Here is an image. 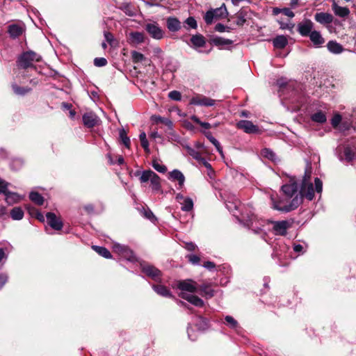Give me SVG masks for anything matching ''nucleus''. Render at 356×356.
Wrapping results in <instances>:
<instances>
[{
  "instance_id": "obj_1",
  "label": "nucleus",
  "mask_w": 356,
  "mask_h": 356,
  "mask_svg": "<svg viewBox=\"0 0 356 356\" xmlns=\"http://www.w3.org/2000/svg\"><path fill=\"white\" fill-rule=\"evenodd\" d=\"M312 168L308 167L306 168L305 175L302 181V185L300 191V195L302 199L305 197L309 200H313L314 197V191L318 193H321L323 190V183L318 177L315 178V189L314 188L313 184L311 181Z\"/></svg>"
},
{
  "instance_id": "obj_2",
  "label": "nucleus",
  "mask_w": 356,
  "mask_h": 356,
  "mask_svg": "<svg viewBox=\"0 0 356 356\" xmlns=\"http://www.w3.org/2000/svg\"><path fill=\"white\" fill-rule=\"evenodd\" d=\"M271 200L273 209L283 212H289L294 210L302 203V197L298 195L291 201L286 197L275 200L273 197H271Z\"/></svg>"
},
{
  "instance_id": "obj_3",
  "label": "nucleus",
  "mask_w": 356,
  "mask_h": 356,
  "mask_svg": "<svg viewBox=\"0 0 356 356\" xmlns=\"http://www.w3.org/2000/svg\"><path fill=\"white\" fill-rule=\"evenodd\" d=\"M42 60V56L37 52L32 50L24 49V78L25 77V73L29 70L37 72V67L35 65V63Z\"/></svg>"
},
{
  "instance_id": "obj_4",
  "label": "nucleus",
  "mask_w": 356,
  "mask_h": 356,
  "mask_svg": "<svg viewBox=\"0 0 356 356\" xmlns=\"http://www.w3.org/2000/svg\"><path fill=\"white\" fill-rule=\"evenodd\" d=\"M140 183L150 181L151 188L154 193H163L160 177L152 170H145L141 172L139 178Z\"/></svg>"
},
{
  "instance_id": "obj_5",
  "label": "nucleus",
  "mask_w": 356,
  "mask_h": 356,
  "mask_svg": "<svg viewBox=\"0 0 356 356\" xmlns=\"http://www.w3.org/2000/svg\"><path fill=\"white\" fill-rule=\"evenodd\" d=\"M273 230L275 235L285 236L288 229L291 227L293 222L289 220L271 221Z\"/></svg>"
},
{
  "instance_id": "obj_6",
  "label": "nucleus",
  "mask_w": 356,
  "mask_h": 356,
  "mask_svg": "<svg viewBox=\"0 0 356 356\" xmlns=\"http://www.w3.org/2000/svg\"><path fill=\"white\" fill-rule=\"evenodd\" d=\"M142 271L149 277L152 278L155 282L161 281L162 273L161 270L154 267V266L143 264L140 265Z\"/></svg>"
},
{
  "instance_id": "obj_7",
  "label": "nucleus",
  "mask_w": 356,
  "mask_h": 356,
  "mask_svg": "<svg viewBox=\"0 0 356 356\" xmlns=\"http://www.w3.org/2000/svg\"><path fill=\"white\" fill-rule=\"evenodd\" d=\"M145 29L154 39L161 40L164 36V31L156 22L146 24L145 25Z\"/></svg>"
},
{
  "instance_id": "obj_8",
  "label": "nucleus",
  "mask_w": 356,
  "mask_h": 356,
  "mask_svg": "<svg viewBox=\"0 0 356 356\" xmlns=\"http://www.w3.org/2000/svg\"><path fill=\"white\" fill-rule=\"evenodd\" d=\"M177 288L181 292L195 293L198 289V284L192 280H186L179 282Z\"/></svg>"
},
{
  "instance_id": "obj_9",
  "label": "nucleus",
  "mask_w": 356,
  "mask_h": 356,
  "mask_svg": "<svg viewBox=\"0 0 356 356\" xmlns=\"http://www.w3.org/2000/svg\"><path fill=\"white\" fill-rule=\"evenodd\" d=\"M236 127L243 130L247 134H256L259 132L258 127L253 124V123L249 120H240L237 122Z\"/></svg>"
},
{
  "instance_id": "obj_10",
  "label": "nucleus",
  "mask_w": 356,
  "mask_h": 356,
  "mask_svg": "<svg viewBox=\"0 0 356 356\" xmlns=\"http://www.w3.org/2000/svg\"><path fill=\"white\" fill-rule=\"evenodd\" d=\"M282 190L286 199H293L296 195H300V193H298V186L296 183L293 182L284 185L282 187Z\"/></svg>"
},
{
  "instance_id": "obj_11",
  "label": "nucleus",
  "mask_w": 356,
  "mask_h": 356,
  "mask_svg": "<svg viewBox=\"0 0 356 356\" xmlns=\"http://www.w3.org/2000/svg\"><path fill=\"white\" fill-rule=\"evenodd\" d=\"M314 28V24L310 19H306L304 22L299 23L298 25V31L303 37L309 36Z\"/></svg>"
},
{
  "instance_id": "obj_12",
  "label": "nucleus",
  "mask_w": 356,
  "mask_h": 356,
  "mask_svg": "<svg viewBox=\"0 0 356 356\" xmlns=\"http://www.w3.org/2000/svg\"><path fill=\"white\" fill-rule=\"evenodd\" d=\"M190 104L198 106H211L214 105L215 100L202 95H196L191 99Z\"/></svg>"
},
{
  "instance_id": "obj_13",
  "label": "nucleus",
  "mask_w": 356,
  "mask_h": 356,
  "mask_svg": "<svg viewBox=\"0 0 356 356\" xmlns=\"http://www.w3.org/2000/svg\"><path fill=\"white\" fill-rule=\"evenodd\" d=\"M47 223L55 230H60L63 227V222L55 213L49 212L46 214Z\"/></svg>"
},
{
  "instance_id": "obj_14",
  "label": "nucleus",
  "mask_w": 356,
  "mask_h": 356,
  "mask_svg": "<svg viewBox=\"0 0 356 356\" xmlns=\"http://www.w3.org/2000/svg\"><path fill=\"white\" fill-rule=\"evenodd\" d=\"M179 297L181 298L187 300L192 305L196 306V307H203L204 306V301L200 298L198 296L191 294H188L184 292H180Z\"/></svg>"
},
{
  "instance_id": "obj_15",
  "label": "nucleus",
  "mask_w": 356,
  "mask_h": 356,
  "mask_svg": "<svg viewBox=\"0 0 356 356\" xmlns=\"http://www.w3.org/2000/svg\"><path fill=\"white\" fill-rule=\"evenodd\" d=\"M250 10L248 8L243 7L241 8L234 16L236 18V24L238 26H243L244 24L246 22L247 16Z\"/></svg>"
},
{
  "instance_id": "obj_16",
  "label": "nucleus",
  "mask_w": 356,
  "mask_h": 356,
  "mask_svg": "<svg viewBox=\"0 0 356 356\" xmlns=\"http://www.w3.org/2000/svg\"><path fill=\"white\" fill-rule=\"evenodd\" d=\"M209 42L211 44L218 47L220 49H223L224 46L232 45L233 44V41L232 40L225 39L218 36L211 38Z\"/></svg>"
},
{
  "instance_id": "obj_17",
  "label": "nucleus",
  "mask_w": 356,
  "mask_h": 356,
  "mask_svg": "<svg viewBox=\"0 0 356 356\" xmlns=\"http://www.w3.org/2000/svg\"><path fill=\"white\" fill-rule=\"evenodd\" d=\"M315 20L321 24H329L333 22L334 17L327 13H316L314 15Z\"/></svg>"
},
{
  "instance_id": "obj_18",
  "label": "nucleus",
  "mask_w": 356,
  "mask_h": 356,
  "mask_svg": "<svg viewBox=\"0 0 356 356\" xmlns=\"http://www.w3.org/2000/svg\"><path fill=\"white\" fill-rule=\"evenodd\" d=\"M166 26L168 30L172 32H177L181 29V22L175 17H168Z\"/></svg>"
},
{
  "instance_id": "obj_19",
  "label": "nucleus",
  "mask_w": 356,
  "mask_h": 356,
  "mask_svg": "<svg viewBox=\"0 0 356 356\" xmlns=\"http://www.w3.org/2000/svg\"><path fill=\"white\" fill-rule=\"evenodd\" d=\"M83 122L86 127L92 128L97 124V117L92 112L86 113L83 115Z\"/></svg>"
},
{
  "instance_id": "obj_20",
  "label": "nucleus",
  "mask_w": 356,
  "mask_h": 356,
  "mask_svg": "<svg viewBox=\"0 0 356 356\" xmlns=\"http://www.w3.org/2000/svg\"><path fill=\"white\" fill-rule=\"evenodd\" d=\"M190 41L194 48L203 47L207 43L206 38L200 33L192 35Z\"/></svg>"
},
{
  "instance_id": "obj_21",
  "label": "nucleus",
  "mask_w": 356,
  "mask_h": 356,
  "mask_svg": "<svg viewBox=\"0 0 356 356\" xmlns=\"http://www.w3.org/2000/svg\"><path fill=\"white\" fill-rule=\"evenodd\" d=\"M198 289L201 291V295L206 298H211L214 296V290L211 288V284L209 283H203L198 285Z\"/></svg>"
},
{
  "instance_id": "obj_22",
  "label": "nucleus",
  "mask_w": 356,
  "mask_h": 356,
  "mask_svg": "<svg viewBox=\"0 0 356 356\" xmlns=\"http://www.w3.org/2000/svg\"><path fill=\"white\" fill-rule=\"evenodd\" d=\"M144 41H145L144 33L138 32V31L131 32L129 33V42L130 44H137L143 43Z\"/></svg>"
},
{
  "instance_id": "obj_23",
  "label": "nucleus",
  "mask_w": 356,
  "mask_h": 356,
  "mask_svg": "<svg viewBox=\"0 0 356 356\" xmlns=\"http://www.w3.org/2000/svg\"><path fill=\"white\" fill-rule=\"evenodd\" d=\"M309 37L313 44L316 47H320L325 42V39L319 31H313Z\"/></svg>"
},
{
  "instance_id": "obj_24",
  "label": "nucleus",
  "mask_w": 356,
  "mask_h": 356,
  "mask_svg": "<svg viewBox=\"0 0 356 356\" xmlns=\"http://www.w3.org/2000/svg\"><path fill=\"white\" fill-rule=\"evenodd\" d=\"M332 10L336 15L341 17H346L350 14V10L347 7L339 6L336 3L332 4Z\"/></svg>"
},
{
  "instance_id": "obj_25",
  "label": "nucleus",
  "mask_w": 356,
  "mask_h": 356,
  "mask_svg": "<svg viewBox=\"0 0 356 356\" xmlns=\"http://www.w3.org/2000/svg\"><path fill=\"white\" fill-rule=\"evenodd\" d=\"M152 120L155 123H162L167 126L170 130H172L173 123L172 122L166 118H163L160 115H154L151 118Z\"/></svg>"
},
{
  "instance_id": "obj_26",
  "label": "nucleus",
  "mask_w": 356,
  "mask_h": 356,
  "mask_svg": "<svg viewBox=\"0 0 356 356\" xmlns=\"http://www.w3.org/2000/svg\"><path fill=\"white\" fill-rule=\"evenodd\" d=\"M273 46L277 49H284L288 44V40L284 35H278L273 40Z\"/></svg>"
},
{
  "instance_id": "obj_27",
  "label": "nucleus",
  "mask_w": 356,
  "mask_h": 356,
  "mask_svg": "<svg viewBox=\"0 0 356 356\" xmlns=\"http://www.w3.org/2000/svg\"><path fill=\"white\" fill-rule=\"evenodd\" d=\"M327 49L333 54H340L343 51V47L341 44L334 40H330L327 44Z\"/></svg>"
},
{
  "instance_id": "obj_28",
  "label": "nucleus",
  "mask_w": 356,
  "mask_h": 356,
  "mask_svg": "<svg viewBox=\"0 0 356 356\" xmlns=\"http://www.w3.org/2000/svg\"><path fill=\"white\" fill-rule=\"evenodd\" d=\"M170 179L177 180L180 187L184 186L185 177L181 172L178 170H174L170 173Z\"/></svg>"
},
{
  "instance_id": "obj_29",
  "label": "nucleus",
  "mask_w": 356,
  "mask_h": 356,
  "mask_svg": "<svg viewBox=\"0 0 356 356\" xmlns=\"http://www.w3.org/2000/svg\"><path fill=\"white\" fill-rule=\"evenodd\" d=\"M296 82L291 80H287V79L285 77H281L276 81V86H278L280 89L286 87L292 88L294 89L296 87Z\"/></svg>"
},
{
  "instance_id": "obj_30",
  "label": "nucleus",
  "mask_w": 356,
  "mask_h": 356,
  "mask_svg": "<svg viewBox=\"0 0 356 356\" xmlns=\"http://www.w3.org/2000/svg\"><path fill=\"white\" fill-rule=\"evenodd\" d=\"M204 136L209 139V140L216 147L217 151L221 154H223L222 148L220 146V143L212 136L210 131H202Z\"/></svg>"
},
{
  "instance_id": "obj_31",
  "label": "nucleus",
  "mask_w": 356,
  "mask_h": 356,
  "mask_svg": "<svg viewBox=\"0 0 356 356\" xmlns=\"http://www.w3.org/2000/svg\"><path fill=\"white\" fill-rule=\"evenodd\" d=\"M153 289L156 293L163 297H172V294L169 289L163 285H153Z\"/></svg>"
},
{
  "instance_id": "obj_32",
  "label": "nucleus",
  "mask_w": 356,
  "mask_h": 356,
  "mask_svg": "<svg viewBox=\"0 0 356 356\" xmlns=\"http://www.w3.org/2000/svg\"><path fill=\"white\" fill-rule=\"evenodd\" d=\"M241 216H242L243 220L246 221L248 226H249L256 233H257L258 231L254 229L255 227L254 226V222L256 220L257 217L253 213L245 214V213H242Z\"/></svg>"
},
{
  "instance_id": "obj_33",
  "label": "nucleus",
  "mask_w": 356,
  "mask_h": 356,
  "mask_svg": "<svg viewBox=\"0 0 356 356\" xmlns=\"http://www.w3.org/2000/svg\"><path fill=\"white\" fill-rule=\"evenodd\" d=\"M219 11H222V8H218L216 9H211L208 10L204 17V19L206 24H212L213 20L215 18V13H218Z\"/></svg>"
},
{
  "instance_id": "obj_34",
  "label": "nucleus",
  "mask_w": 356,
  "mask_h": 356,
  "mask_svg": "<svg viewBox=\"0 0 356 356\" xmlns=\"http://www.w3.org/2000/svg\"><path fill=\"white\" fill-rule=\"evenodd\" d=\"M311 119L312 121L323 124L326 122L327 118L324 112L322 111H319L311 115Z\"/></svg>"
},
{
  "instance_id": "obj_35",
  "label": "nucleus",
  "mask_w": 356,
  "mask_h": 356,
  "mask_svg": "<svg viewBox=\"0 0 356 356\" xmlns=\"http://www.w3.org/2000/svg\"><path fill=\"white\" fill-rule=\"evenodd\" d=\"M8 31L10 34V36L13 38H15L19 36L22 33L21 27L16 24L10 25L8 26Z\"/></svg>"
},
{
  "instance_id": "obj_36",
  "label": "nucleus",
  "mask_w": 356,
  "mask_h": 356,
  "mask_svg": "<svg viewBox=\"0 0 356 356\" xmlns=\"http://www.w3.org/2000/svg\"><path fill=\"white\" fill-rule=\"evenodd\" d=\"M92 249L104 258L110 259L112 257L111 252L104 247L93 245Z\"/></svg>"
},
{
  "instance_id": "obj_37",
  "label": "nucleus",
  "mask_w": 356,
  "mask_h": 356,
  "mask_svg": "<svg viewBox=\"0 0 356 356\" xmlns=\"http://www.w3.org/2000/svg\"><path fill=\"white\" fill-rule=\"evenodd\" d=\"M131 54V59L134 63H142L143 60L148 61V58L140 52H138L136 51H132Z\"/></svg>"
},
{
  "instance_id": "obj_38",
  "label": "nucleus",
  "mask_w": 356,
  "mask_h": 356,
  "mask_svg": "<svg viewBox=\"0 0 356 356\" xmlns=\"http://www.w3.org/2000/svg\"><path fill=\"white\" fill-rule=\"evenodd\" d=\"M180 204L181 205V209L184 211H191L193 208V202L190 197L184 199Z\"/></svg>"
},
{
  "instance_id": "obj_39",
  "label": "nucleus",
  "mask_w": 356,
  "mask_h": 356,
  "mask_svg": "<svg viewBox=\"0 0 356 356\" xmlns=\"http://www.w3.org/2000/svg\"><path fill=\"white\" fill-rule=\"evenodd\" d=\"M191 120L199 124L202 128V130H201L202 132V131H206V130L210 129L212 127L211 124L209 122H204L200 121L199 118H197L196 115H192L191 117Z\"/></svg>"
},
{
  "instance_id": "obj_40",
  "label": "nucleus",
  "mask_w": 356,
  "mask_h": 356,
  "mask_svg": "<svg viewBox=\"0 0 356 356\" xmlns=\"http://www.w3.org/2000/svg\"><path fill=\"white\" fill-rule=\"evenodd\" d=\"M30 200L34 203L42 205L44 202L43 197L38 192H31L29 195Z\"/></svg>"
},
{
  "instance_id": "obj_41",
  "label": "nucleus",
  "mask_w": 356,
  "mask_h": 356,
  "mask_svg": "<svg viewBox=\"0 0 356 356\" xmlns=\"http://www.w3.org/2000/svg\"><path fill=\"white\" fill-rule=\"evenodd\" d=\"M261 154L262 156L272 161H276L277 157L275 154L268 148H264L261 150Z\"/></svg>"
},
{
  "instance_id": "obj_42",
  "label": "nucleus",
  "mask_w": 356,
  "mask_h": 356,
  "mask_svg": "<svg viewBox=\"0 0 356 356\" xmlns=\"http://www.w3.org/2000/svg\"><path fill=\"white\" fill-rule=\"evenodd\" d=\"M6 201L9 204H12L19 200V195L14 193H9L8 191L5 193Z\"/></svg>"
},
{
  "instance_id": "obj_43",
  "label": "nucleus",
  "mask_w": 356,
  "mask_h": 356,
  "mask_svg": "<svg viewBox=\"0 0 356 356\" xmlns=\"http://www.w3.org/2000/svg\"><path fill=\"white\" fill-rule=\"evenodd\" d=\"M139 138L140 140L141 146L147 153H149L150 150L149 148V143L146 137V134L145 132L140 133Z\"/></svg>"
},
{
  "instance_id": "obj_44",
  "label": "nucleus",
  "mask_w": 356,
  "mask_h": 356,
  "mask_svg": "<svg viewBox=\"0 0 356 356\" xmlns=\"http://www.w3.org/2000/svg\"><path fill=\"white\" fill-rule=\"evenodd\" d=\"M121 257H124V259H126L127 260H128L129 261L134 262V261H136V257L134 255L133 251L131 249H129L128 247L124 251V252Z\"/></svg>"
},
{
  "instance_id": "obj_45",
  "label": "nucleus",
  "mask_w": 356,
  "mask_h": 356,
  "mask_svg": "<svg viewBox=\"0 0 356 356\" xmlns=\"http://www.w3.org/2000/svg\"><path fill=\"white\" fill-rule=\"evenodd\" d=\"M120 138L122 143L125 145L126 147L129 148L130 147V140L129 137L127 136V133L124 129L120 130Z\"/></svg>"
},
{
  "instance_id": "obj_46",
  "label": "nucleus",
  "mask_w": 356,
  "mask_h": 356,
  "mask_svg": "<svg viewBox=\"0 0 356 356\" xmlns=\"http://www.w3.org/2000/svg\"><path fill=\"white\" fill-rule=\"evenodd\" d=\"M10 216L14 220H21L22 218V211L20 207H15L10 211Z\"/></svg>"
},
{
  "instance_id": "obj_47",
  "label": "nucleus",
  "mask_w": 356,
  "mask_h": 356,
  "mask_svg": "<svg viewBox=\"0 0 356 356\" xmlns=\"http://www.w3.org/2000/svg\"><path fill=\"white\" fill-rule=\"evenodd\" d=\"M344 156L346 160L348 161H351L355 159V154L350 147H346L344 149Z\"/></svg>"
},
{
  "instance_id": "obj_48",
  "label": "nucleus",
  "mask_w": 356,
  "mask_h": 356,
  "mask_svg": "<svg viewBox=\"0 0 356 356\" xmlns=\"http://www.w3.org/2000/svg\"><path fill=\"white\" fill-rule=\"evenodd\" d=\"M153 168L158 172L164 173L167 171V168L154 160L152 163Z\"/></svg>"
},
{
  "instance_id": "obj_49",
  "label": "nucleus",
  "mask_w": 356,
  "mask_h": 356,
  "mask_svg": "<svg viewBox=\"0 0 356 356\" xmlns=\"http://www.w3.org/2000/svg\"><path fill=\"white\" fill-rule=\"evenodd\" d=\"M127 248V246L121 245L120 243H115L113 246V251L120 256H122Z\"/></svg>"
},
{
  "instance_id": "obj_50",
  "label": "nucleus",
  "mask_w": 356,
  "mask_h": 356,
  "mask_svg": "<svg viewBox=\"0 0 356 356\" xmlns=\"http://www.w3.org/2000/svg\"><path fill=\"white\" fill-rule=\"evenodd\" d=\"M226 323L231 328H236L238 327L237 321L231 316H227L225 318Z\"/></svg>"
},
{
  "instance_id": "obj_51",
  "label": "nucleus",
  "mask_w": 356,
  "mask_h": 356,
  "mask_svg": "<svg viewBox=\"0 0 356 356\" xmlns=\"http://www.w3.org/2000/svg\"><path fill=\"white\" fill-rule=\"evenodd\" d=\"M231 29H232L230 27L225 26L224 24H222L221 23H218L215 26V31H216L218 32H220V33H222V32H225V31L229 32Z\"/></svg>"
},
{
  "instance_id": "obj_52",
  "label": "nucleus",
  "mask_w": 356,
  "mask_h": 356,
  "mask_svg": "<svg viewBox=\"0 0 356 356\" xmlns=\"http://www.w3.org/2000/svg\"><path fill=\"white\" fill-rule=\"evenodd\" d=\"M185 23L188 25L191 29H196L197 24L193 17H189L185 20Z\"/></svg>"
},
{
  "instance_id": "obj_53",
  "label": "nucleus",
  "mask_w": 356,
  "mask_h": 356,
  "mask_svg": "<svg viewBox=\"0 0 356 356\" xmlns=\"http://www.w3.org/2000/svg\"><path fill=\"white\" fill-rule=\"evenodd\" d=\"M168 97L172 100L179 101L181 99V95L178 90H172L168 94Z\"/></svg>"
},
{
  "instance_id": "obj_54",
  "label": "nucleus",
  "mask_w": 356,
  "mask_h": 356,
  "mask_svg": "<svg viewBox=\"0 0 356 356\" xmlns=\"http://www.w3.org/2000/svg\"><path fill=\"white\" fill-rule=\"evenodd\" d=\"M341 121V116L339 114H335L331 120V124L334 128H337Z\"/></svg>"
},
{
  "instance_id": "obj_55",
  "label": "nucleus",
  "mask_w": 356,
  "mask_h": 356,
  "mask_svg": "<svg viewBox=\"0 0 356 356\" xmlns=\"http://www.w3.org/2000/svg\"><path fill=\"white\" fill-rule=\"evenodd\" d=\"M107 64V60L104 58H95L94 65L97 67H104Z\"/></svg>"
},
{
  "instance_id": "obj_56",
  "label": "nucleus",
  "mask_w": 356,
  "mask_h": 356,
  "mask_svg": "<svg viewBox=\"0 0 356 356\" xmlns=\"http://www.w3.org/2000/svg\"><path fill=\"white\" fill-rule=\"evenodd\" d=\"M222 11H219L218 13H215V18L216 19H220L222 18L225 15H228V12L227 10V8L225 6V3L222 4Z\"/></svg>"
},
{
  "instance_id": "obj_57",
  "label": "nucleus",
  "mask_w": 356,
  "mask_h": 356,
  "mask_svg": "<svg viewBox=\"0 0 356 356\" xmlns=\"http://www.w3.org/2000/svg\"><path fill=\"white\" fill-rule=\"evenodd\" d=\"M8 191V183L0 178V193L5 194Z\"/></svg>"
},
{
  "instance_id": "obj_58",
  "label": "nucleus",
  "mask_w": 356,
  "mask_h": 356,
  "mask_svg": "<svg viewBox=\"0 0 356 356\" xmlns=\"http://www.w3.org/2000/svg\"><path fill=\"white\" fill-rule=\"evenodd\" d=\"M189 154L191 156H193V158H194L195 159L197 160V161H200V160H202L203 159L202 158V156L200 154V152L194 150V149H190L189 150Z\"/></svg>"
},
{
  "instance_id": "obj_59",
  "label": "nucleus",
  "mask_w": 356,
  "mask_h": 356,
  "mask_svg": "<svg viewBox=\"0 0 356 356\" xmlns=\"http://www.w3.org/2000/svg\"><path fill=\"white\" fill-rule=\"evenodd\" d=\"M188 258L189 261L193 264H197L200 261V257L195 254H190L188 256Z\"/></svg>"
},
{
  "instance_id": "obj_60",
  "label": "nucleus",
  "mask_w": 356,
  "mask_h": 356,
  "mask_svg": "<svg viewBox=\"0 0 356 356\" xmlns=\"http://www.w3.org/2000/svg\"><path fill=\"white\" fill-rule=\"evenodd\" d=\"M26 209H27L29 213L30 214V216H31L32 217H34V218H35V216L40 213V211L34 207H27Z\"/></svg>"
},
{
  "instance_id": "obj_61",
  "label": "nucleus",
  "mask_w": 356,
  "mask_h": 356,
  "mask_svg": "<svg viewBox=\"0 0 356 356\" xmlns=\"http://www.w3.org/2000/svg\"><path fill=\"white\" fill-rule=\"evenodd\" d=\"M104 35L106 42L111 44L113 41V35L111 32L108 31L104 32Z\"/></svg>"
},
{
  "instance_id": "obj_62",
  "label": "nucleus",
  "mask_w": 356,
  "mask_h": 356,
  "mask_svg": "<svg viewBox=\"0 0 356 356\" xmlns=\"http://www.w3.org/2000/svg\"><path fill=\"white\" fill-rule=\"evenodd\" d=\"M282 13L287 16V17H294V13L292 10H291V9L288 8H282Z\"/></svg>"
},
{
  "instance_id": "obj_63",
  "label": "nucleus",
  "mask_w": 356,
  "mask_h": 356,
  "mask_svg": "<svg viewBox=\"0 0 356 356\" xmlns=\"http://www.w3.org/2000/svg\"><path fill=\"white\" fill-rule=\"evenodd\" d=\"M183 124H184V127L188 129V130H190V131H193L194 130L195 127L192 124L191 122H190L188 120H185L183 122Z\"/></svg>"
},
{
  "instance_id": "obj_64",
  "label": "nucleus",
  "mask_w": 356,
  "mask_h": 356,
  "mask_svg": "<svg viewBox=\"0 0 356 356\" xmlns=\"http://www.w3.org/2000/svg\"><path fill=\"white\" fill-rule=\"evenodd\" d=\"M185 248L189 250V251H193L196 248V245L195 243H192V242H190V243H186L185 244Z\"/></svg>"
}]
</instances>
